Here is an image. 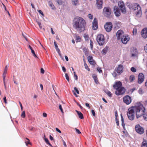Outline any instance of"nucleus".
Masks as SVG:
<instances>
[{
  "label": "nucleus",
  "instance_id": "obj_32",
  "mask_svg": "<svg viewBox=\"0 0 147 147\" xmlns=\"http://www.w3.org/2000/svg\"><path fill=\"white\" fill-rule=\"evenodd\" d=\"M49 5L54 10L55 9V7L52 3H49Z\"/></svg>",
  "mask_w": 147,
  "mask_h": 147
},
{
  "label": "nucleus",
  "instance_id": "obj_62",
  "mask_svg": "<svg viewBox=\"0 0 147 147\" xmlns=\"http://www.w3.org/2000/svg\"><path fill=\"white\" fill-rule=\"evenodd\" d=\"M113 3H115L117 2L118 0H111Z\"/></svg>",
  "mask_w": 147,
  "mask_h": 147
},
{
  "label": "nucleus",
  "instance_id": "obj_61",
  "mask_svg": "<svg viewBox=\"0 0 147 147\" xmlns=\"http://www.w3.org/2000/svg\"><path fill=\"white\" fill-rule=\"evenodd\" d=\"M63 144L64 146L65 147H67V145L65 143V142L63 140Z\"/></svg>",
  "mask_w": 147,
  "mask_h": 147
},
{
  "label": "nucleus",
  "instance_id": "obj_49",
  "mask_svg": "<svg viewBox=\"0 0 147 147\" xmlns=\"http://www.w3.org/2000/svg\"><path fill=\"white\" fill-rule=\"evenodd\" d=\"M75 129L77 133H78V134H81V132L78 129H77L76 128H75Z\"/></svg>",
  "mask_w": 147,
  "mask_h": 147
},
{
  "label": "nucleus",
  "instance_id": "obj_60",
  "mask_svg": "<svg viewBox=\"0 0 147 147\" xmlns=\"http://www.w3.org/2000/svg\"><path fill=\"white\" fill-rule=\"evenodd\" d=\"M62 70L64 72H65L66 71V69L65 68V67H64V66H63L62 67Z\"/></svg>",
  "mask_w": 147,
  "mask_h": 147
},
{
  "label": "nucleus",
  "instance_id": "obj_4",
  "mask_svg": "<svg viewBox=\"0 0 147 147\" xmlns=\"http://www.w3.org/2000/svg\"><path fill=\"white\" fill-rule=\"evenodd\" d=\"M127 6L130 10L135 11L136 16L138 17L141 16V9L139 4L136 3H129L127 5Z\"/></svg>",
  "mask_w": 147,
  "mask_h": 147
},
{
  "label": "nucleus",
  "instance_id": "obj_46",
  "mask_svg": "<svg viewBox=\"0 0 147 147\" xmlns=\"http://www.w3.org/2000/svg\"><path fill=\"white\" fill-rule=\"evenodd\" d=\"M97 70L99 72V73H102V70L101 69V68L100 67H98L97 68Z\"/></svg>",
  "mask_w": 147,
  "mask_h": 147
},
{
  "label": "nucleus",
  "instance_id": "obj_24",
  "mask_svg": "<svg viewBox=\"0 0 147 147\" xmlns=\"http://www.w3.org/2000/svg\"><path fill=\"white\" fill-rule=\"evenodd\" d=\"M92 77L93 78L95 82L97 83L98 82V80L97 77V76L95 74H93L92 75Z\"/></svg>",
  "mask_w": 147,
  "mask_h": 147
},
{
  "label": "nucleus",
  "instance_id": "obj_10",
  "mask_svg": "<svg viewBox=\"0 0 147 147\" xmlns=\"http://www.w3.org/2000/svg\"><path fill=\"white\" fill-rule=\"evenodd\" d=\"M135 129L136 131L140 134H142L144 133V128L139 125H136L135 127Z\"/></svg>",
  "mask_w": 147,
  "mask_h": 147
},
{
  "label": "nucleus",
  "instance_id": "obj_6",
  "mask_svg": "<svg viewBox=\"0 0 147 147\" xmlns=\"http://www.w3.org/2000/svg\"><path fill=\"white\" fill-rule=\"evenodd\" d=\"M111 13V10L109 7H105L103 9V13L104 15L106 17H109Z\"/></svg>",
  "mask_w": 147,
  "mask_h": 147
},
{
  "label": "nucleus",
  "instance_id": "obj_40",
  "mask_svg": "<svg viewBox=\"0 0 147 147\" xmlns=\"http://www.w3.org/2000/svg\"><path fill=\"white\" fill-rule=\"evenodd\" d=\"M137 33V30L136 28L133 29V33L134 35H136Z\"/></svg>",
  "mask_w": 147,
  "mask_h": 147
},
{
  "label": "nucleus",
  "instance_id": "obj_57",
  "mask_svg": "<svg viewBox=\"0 0 147 147\" xmlns=\"http://www.w3.org/2000/svg\"><path fill=\"white\" fill-rule=\"evenodd\" d=\"M55 129H56V131H57V132H59V133H61V131L58 128H55Z\"/></svg>",
  "mask_w": 147,
  "mask_h": 147
},
{
  "label": "nucleus",
  "instance_id": "obj_15",
  "mask_svg": "<svg viewBox=\"0 0 147 147\" xmlns=\"http://www.w3.org/2000/svg\"><path fill=\"white\" fill-rule=\"evenodd\" d=\"M144 77L143 74L140 73L139 74L138 76V82L140 84L142 83L144 81Z\"/></svg>",
  "mask_w": 147,
  "mask_h": 147
},
{
  "label": "nucleus",
  "instance_id": "obj_13",
  "mask_svg": "<svg viewBox=\"0 0 147 147\" xmlns=\"http://www.w3.org/2000/svg\"><path fill=\"white\" fill-rule=\"evenodd\" d=\"M123 65L120 64L119 65L118 67L115 68V71L119 75L123 72Z\"/></svg>",
  "mask_w": 147,
  "mask_h": 147
},
{
  "label": "nucleus",
  "instance_id": "obj_50",
  "mask_svg": "<svg viewBox=\"0 0 147 147\" xmlns=\"http://www.w3.org/2000/svg\"><path fill=\"white\" fill-rule=\"evenodd\" d=\"M88 17L90 19H92L93 18V16L91 14H89L88 15Z\"/></svg>",
  "mask_w": 147,
  "mask_h": 147
},
{
  "label": "nucleus",
  "instance_id": "obj_11",
  "mask_svg": "<svg viewBox=\"0 0 147 147\" xmlns=\"http://www.w3.org/2000/svg\"><path fill=\"white\" fill-rule=\"evenodd\" d=\"M140 107L143 109V111L142 112V114L140 116V117L142 116H143L144 119L147 121V112H146V110L145 108L144 107L143 105L141 103Z\"/></svg>",
  "mask_w": 147,
  "mask_h": 147
},
{
  "label": "nucleus",
  "instance_id": "obj_53",
  "mask_svg": "<svg viewBox=\"0 0 147 147\" xmlns=\"http://www.w3.org/2000/svg\"><path fill=\"white\" fill-rule=\"evenodd\" d=\"M38 12L40 13L42 15V16H44V14L41 10H39L38 11Z\"/></svg>",
  "mask_w": 147,
  "mask_h": 147
},
{
  "label": "nucleus",
  "instance_id": "obj_34",
  "mask_svg": "<svg viewBox=\"0 0 147 147\" xmlns=\"http://www.w3.org/2000/svg\"><path fill=\"white\" fill-rule=\"evenodd\" d=\"M45 140L47 144H49L52 147V145L49 142V140L47 138H45Z\"/></svg>",
  "mask_w": 147,
  "mask_h": 147
},
{
  "label": "nucleus",
  "instance_id": "obj_28",
  "mask_svg": "<svg viewBox=\"0 0 147 147\" xmlns=\"http://www.w3.org/2000/svg\"><path fill=\"white\" fill-rule=\"evenodd\" d=\"M84 66L85 68L87 69L88 71H90V69L88 68V67L85 61L84 60Z\"/></svg>",
  "mask_w": 147,
  "mask_h": 147
},
{
  "label": "nucleus",
  "instance_id": "obj_27",
  "mask_svg": "<svg viewBox=\"0 0 147 147\" xmlns=\"http://www.w3.org/2000/svg\"><path fill=\"white\" fill-rule=\"evenodd\" d=\"M135 79V76L133 75H131L129 78V80L130 82H133Z\"/></svg>",
  "mask_w": 147,
  "mask_h": 147
},
{
  "label": "nucleus",
  "instance_id": "obj_31",
  "mask_svg": "<svg viewBox=\"0 0 147 147\" xmlns=\"http://www.w3.org/2000/svg\"><path fill=\"white\" fill-rule=\"evenodd\" d=\"M88 62L89 63L91 61H92L94 60L93 59V57L92 56H89L88 57Z\"/></svg>",
  "mask_w": 147,
  "mask_h": 147
},
{
  "label": "nucleus",
  "instance_id": "obj_48",
  "mask_svg": "<svg viewBox=\"0 0 147 147\" xmlns=\"http://www.w3.org/2000/svg\"><path fill=\"white\" fill-rule=\"evenodd\" d=\"M74 90H75L76 92L78 94H79V92L78 89V88L76 87H74Z\"/></svg>",
  "mask_w": 147,
  "mask_h": 147
},
{
  "label": "nucleus",
  "instance_id": "obj_2",
  "mask_svg": "<svg viewBox=\"0 0 147 147\" xmlns=\"http://www.w3.org/2000/svg\"><path fill=\"white\" fill-rule=\"evenodd\" d=\"M86 22L82 18L77 16L75 18L73 21L72 25L73 28L80 33L85 30Z\"/></svg>",
  "mask_w": 147,
  "mask_h": 147
},
{
  "label": "nucleus",
  "instance_id": "obj_55",
  "mask_svg": "<svg viewBox=\"0 0 147 147\" xmlns=\"http://www.w3.org/2000/svg\"><path fill=\"white\" fill-rule=\"evenodd\" d=\"M3 99L4 101V102L6 104L7 103V102L6 96H5L4 97Z\"/></svg>",
  "mask_w": 147,
  "mask_h": 147
},
{
  "label": "nucleus",
  "instance_id": "obj_39",
  "mask_svg": "<svg viewBox=\"0 0 147 147\" xmlns=\"http://www.w3.org/2000/svg\"><path fill=\"white\" fill-rule=\"evenodd\" d=\"M26 140L25 141V143L26 145H28V144H31V143L30 142V140L28 138H26Z\"/></svg>",
  "mask_w": 147,
  "mask_h": 147
},
{
  "label": "nucleus",
  "instance_id": "obj_38",
  "mask_svg": "<svg viewBox=\"0 0 147 147\" xmlns=\"http://www.w3.org/2000/svg\"><path fill=\"white\" fill-rule=\"evenodd\" d=\"M57 2L58 4L60 5H61L63 3L62 0H57Z\"/></svg>",
  "mask_w": 147,
  "mask_h": 147
},
{
  "label": "nucleus",
  "instance_id": "obj_18",
  "mask_svg": "<svg viewBox=\"0 0 147 147\" xmlns=\"http://www.w3.org/2000/svg\"><path fill=\"white\" fill-rule=\"evenodd\" d=\"M117 38L118 40H119L125 34L123 32L122 30H119L116 33Z\"/></svg>",
  "mask_w": 147,
  "mask_h": 147
},
{
  "label": "nucleus",
  "instance_id": "obj_25",
  "mask_svg": "<svg viewBox=\"0 0 147 147\" xmlns=\"http://www.w3.org/2000/svg\"><path fill=\"white\" fill-rule=\"evenodd\" d=\"M72 3L74 5H77L78 4V0H71Z\"/></svg>",
  "mask_w": 147,
  "mask_h": 147
},
{
  "label": "nucleus",
  "instance_id": "obj_33",
  "mask_svg": "<svg viewBox=\"0 0 147 147\" xmlns=\"http://www.w3.org/2000/svg\"><path fill=\"white\" fill-rule=\"evenodd\" d=\"M121 121H122V125L123 126H124L125 125V124L124 123V119L122 115L121 114Z\"/></svg>",
  "mask_w": 147,
  "mask_h": 147
},
{
  "label": "nucleus",
  "instance_id": "obj_35",
  "mask_svg": "<svg viewBox=\"0 0 147 147\" xmlns=\"http://www.w3.org/2000/svg\"><path fill=\"white\" fill-rule=\"evenodd\" d=\"M106 93L109 97H111L112 96V94L110 91H108L106 92Z\"/></svg>",
  "mask_w": 147,
  "mask_h": 147
},
{
  "label": "nucleus",
  "instance_id": "obj_7",
  "mask_svg": "<svg viewBox=\"0 0 147 147\" xmlns=\"http://www.w3.org/2000/svg\"><path fill=\"white\" fill-rule=\"evenodd\" d=\"M123 101L126 105H129L132 102V99L130 96L128 95H127L123 97Z\"/></svg>",
  "mask_w": 147,
  "mask_h": 147
},
{
  "label": "nucleus",
  "instance_id": "obj_29",
  "mask_svg": "<svg viewBox=\"0 0 147 147\" xmlns=\"http://www.w3.org/2000/svg\"><path fill=\"white\" fill-rule=\"evenodd\" d=\"M7 70L6 69H4V71L3 73V80L4 81V80H5V78L6 77V75L7 73Z\"/></svg>",
  "mask_w": 147,
  "mask_h": 147
},
{
  "label": "nucleus",
  "instance_id": "obj_3",
  "mask_svg": "<svg viewBox=\"0 0 147 147\" xmlns=\"http://www.w3.org/2000/svg\"><path fill=\"white\" fill-rule=\"evenodd\" d=\"M122 83L120 81H117L113 85L114 89L116 90L115 93L116 95L119 96L123 94L125 92V88L121 86Z\"/></svg>",
  "mask_w": 147,
  "mask_h": 147
},
{
  "label": "nucleus",
  "instance_id": "obj_37",
  "mask_svg": "<svg viewBox=\"0 0 147 147\" xmlns=\"http://www.w3.org/2000/svg\"><path fill=\"white\" fill-rule=\"evenodd\" d=\"M90 65H92L94 66H95L96 64V63L95 61L94 60L91 61L89 63Z\"/></svg>",
  "mask_w": 147,
  "mask_h": 147
},
{
  "label": "nucleus",
  "instance_id": "obj_43",
  "mask_svg": "<svg viewBox=\"0 0 147 147\" xmlns=\"http://www.w3.org/2000/svg\"><path fill=\"white\" fill-rule=\"evenodd\" d=\"M31 52H32V53L33 54V55L35 57L38 58L37 57L35 54V52L34 51V50L33 49H32V50H31Z\"/></svg>",
  "mask_w": 147,
  "mask_h": 147
},
{
  "label": "nucleus",
  "instance_id": "obj_8",
  "mask_svg": "<svg viewBox=\"0 0 147 147\" xmlns=\"http://www.w3.org/2000/svg\"><path fill=\"white\" fill-rule=\"evenodd\" d=\"M118 5L121 12L124 13H125L126 12V11L124 3L120 1H119L118 2Z\"/></svg>",
  "mask_w": 147,
  "mask_h": 147
},
{
  "label": "nucleus",
  "instance_id": "obj_52",
  "mask_svg": "<svg viewBox=\"0 0 147 147\" xmlns=\"http://www.w3.org/2000/svg\"><path fill=\"white\" fill-rule=\"evenodd\" d=\"M91 112L92 113L93 115L94 116L95 115V113L94 111L93 110H92Z\"/></svg>",
  "mask_w": 147,
  "mask_h": 147
},
{
  "label": "nucleus",
  "instance_id": "obj_45",
  "mask_svg": "<svg viewBox=\"0 0 147 147\" xmlns=\"http://www.w3.org/2000/svg\"><path fill=\"white\" fill-rule=\"evenodd\" d=\"M21 116L23 118H24L25 117V113L24 111L22 112V114L21 115Z\"/></svg>",
  "mask_w": 147,
  "mask_h": 147
},
{
  "label": "nucleus",
  "instance_id": "obj_17",
  "mask_svg": "<svg viewBox=\"0 0 147 147\" xmlns=\"http://www.w3.org/2000/svg\"><path fill=\"white\" fill-rule=\"evenodd\" d=\"M131 56L133 57L136 56L138 53L137 49L134 47H133L131 48Z\"/></svg>",
  "mask_w": 147,
  "mask_h": 147
},
{
  "label": "nucleus",
  "instance_id": "obj_22",
  "mask_svg": "<svg viewBox=\"0 0 147 147\" xmlns=\"http://www.w3.org/2000/svg\"><path fill=\"white\" fill-rule=\"evenodd\" d=\"M109 48V47L107 46H106L102 50V53L103 54H105L107 51V50Z\"/></svg>",
  "mask_w": 147,
  "mask_h": 147
},
{
  "label": "nucleus",
  "instance_id": "obj_23",
  "mask_svg": "<svg viewBox=\"0 0 147 147\" xmlns=\"http://www.w3.org/2000/svg\"><path fill=\"white\" fill-rule=\"evenodd\" d=\"M54 44L55 46V49H56L57 51V52L60 55V51L58 47V46H57V45L56 42L55 41H54Z\"/></svg>",
  "mask_w": 147,
  "mask_h": 147
},
{
  "label": "nucleus",
  "instance_id": "obj_20",
  "mask_svg": "<svg viewBox=\"0 0 147 147\" xmlns=\"http://www.w3.org/2000/svg\"><path fill=\"white\" fill-rule=\"evenodd\" d=\"M96 4L98 9H101L102 8V5L103 3L102 0H96Z\"/></svg>",
  "mask_w": 147,
  "mask_h": 147
},
{
  "label": "nucleus",
  "instance_id": "obj_41",
  "mask_svg": "<svg viewBox=\"0 0 147 147\" xmlns=\"http://www.w3.org/2000/svg\"><path fill=\"white\" fill-rule=\"evenodd\" d=\"M131 70L133 72H135L136 71V69L134 67H132L131 68Z\"/></svg>",
  "mask_w": 147,
  "mask_h": 147
},
{
  "label": "nucleus",
  "instance_id": "obj_51",
  "mask_svg": "<svg viewBox=\"0 0 147 147\" xmlns=\"http://www.w3.org/2000/svg\"><path fill=\"white\" fill-rule=\"evenodd\" d=\"M115 120L116 121V123L117 125V126H118L119 125V120H118L117 118H115Z\"/></svg>",
  "mask_w": 147,
  "mask_h": 147
},
{
  "label": "nucleus",
  "instance_id": "obj_12",
  "mask_svg": "<svg viewBox=\"0 0 147 147\" xmlns=\"http://www.w3.org/2000/svg\"><path fill=\"white\" fill-rule=\"evenodd\" d=\"M130 38L127 35H124L121 38V40L122 43L125 44L127 43L129 40Z\"/></svg>",
  "mask_w": 147,
  "mask_h": 147
},
{
  "label": "nucleus",
  "instance_id": "obj_42",
  "mask_svg": "<svg viewBox=\"0 0 147 147\" xmlns=\"http://www.w3.org/2000/svg\"><path fill=\"white\" fill-rule=\"evenodd\" d=\"M65 77L66 79L67 80V81L69 82V76L68 75V74L67 73L65 74Z\"/></svg>",
  "mask_w": 147,
  "mask_h": 147
},
{
  "label": "nucleus",
  "instance_id": "obj_56",
  "mask_svg": "<svg viewBox=\"0 0 147 147\" xmlns=\"http://www.w3.org/2000/svg\"><path fill=\"white\" fill-rule=\"evenodd\" d=\"M42 115H43V116L44 117H46L47 116V114L45 113H43Z\"/></svg>",
  "mask_w": 147,
  "mask_h": 147
},
{
  "label": "nucleus",
  "instance_id": "obj_64",
  "mask_svg": "<svg viewBox=\"0 0 147 147\" xmlns=\"http://www.w3.org/2000/svg\"><path fill=\"white\" fill-rule=\"evenodd\" d=\"M38 25H39V27L41 28H42V27L41 26V23L40 22H38L37 23Z\"/></svg>",
  "mask_w": 147,
  "mask_h": 147
},
{
  "label": "nucleus",
  "instance_id": "obj_1",
  "mask_svg": "<svg viewBox=\"0 0 147 147\" xmlns=\"http://www.w3.org/2000/svg\"><path fill=\"white\" fill-rule=\"evenodd\" d=\"M140 105L141 103L138 102L135 106H132L128 109L127 115L129 119L131 121L134 120L135 114L137 119L140 117L143 111V109L140 107Z\"/></svg>",
  "mask_w": 147,
  "mask_h": 147
},
{
  "label": "nucleus",
  "instance_id": "obj_54",
  "mask_svg": "<svg viewBox=\"0 0 147 147\" xmlns=\"http://www.w3.org/2000/svg\"><path fill=\"white\" fill-rule=\"evenodd\" d=\"M115 118H117V116H118V114H117V111H116L115 112Z\"/></svg>",
  "mask_w": 147,
  "mask_h": 147
},
{
  "label": "nucleus",
  "instance_id": "obj_5",
  "mask_svg": "<svg viewBox=\"0 0 147 147\" xmlns=\"http://www.w3.org/2000/svg\"><path fill=\"white\" fill-rule=\"evenodd\" d=\"M96 40L100 46H103L105 43V38L104 35L100 34L97 35L96 37Z\"/></svg>",
  "mask_w": 147,
  "mask_h": 147
},
{
  "label": "nucleus",
  "instance_id": "obj_36",
  "mask_svg": "<svg viewBox=\"0 0 147 147\" xmlns=\"http://www.w3.org/2000/svg\"><path fill=\"white\" fill-rule=\"evenodd\" d=\"M84 36L86 40H88L89 36L88 35L86 34H84Z\"/></svg>",
  "mask_w": 147,
  "mask_h": 147
},
{
  "label": "nucleus",
  "instance_id": "obj_58",
  "mask_svg": "<svg viewBox=\"0 0 147 147\" xmlns=\"http://www.w3.org/2000/svg\"><path fill=\"white\" fill-rule=\"evenodd\" d=\"M144 49L146 52L147 53V45H146V46L144 47Z\"/></svg>",
  "mask_w": 147,
  "mask_h": 147
},
{
  "label": "nucleus",
  "instance_id": "obj_9",
  "mask_svg": "<svg viewBox=\"0 0 147 147\" xmlns=\"http://www.w3.org/2000/svg\"><path fill=\"white\" fill-rule=\"evenodd\" d=\"M104 28L107 32H110L113 28V24L111 22H107L104 26Z\"/></svg>",
  "mask_w": 147,
  "mask_h": 147
},
{
  "label": "nucleus",
  "instance_id": "obj_63",
  "mask_svg": "<svg viewBox=\"0 0 147 147\" xmlns=\"http://www.w3.org/2000/svg\"><path fill=\"white\" fill-rule=\"evenodd\" d=\"M85 105H86V107H88L89 109L90 108V107L89 104L88 103H86L85 104Z\"/></svg>",
  "mask_w": 147,
  "mask_h": 147
},
{
  "label": "nucleus",
  "instance_id": "obj_19",
  "mask_svg": "<svg viewBox=\"0 0 147 147\" xmlns=\"http://www.w3.org/2000/svg\"><path fill=\"white\" fill-rule=\"evenodd\" d=\"M142 37L144 38H147V28H144L141 32Z\"/></svg>",
  "mask_w": 147,
  "mask_h": 147
},
{
  "label": "nucleus",
  "instance_id": "obj_30",
  "mask_svg": "<svg viewBox=\"0 0 147 147\" xmlns=\"http://www.w3.org/2000/svg\"><path fill=\"white\" fill-rule=\"evenodd\" d=\"M81 38L80 36H76V42H80L81 41Z\"/></svg>",
  "mask_w": 147,
  "mask_h": 147
},
{
  "label": "nucleus",
  "instance_id": "obj_21",
  "mask_svg": "<svg viewBox=\"0 0 147 147\" xmlns=\"http://www.w3.org/2000/svg\"><path fill=\"white\" fill-rule=\"evenodd\" d=\"M76 111L78 114L79 117L81 119H82L84 118L83 114L80 111H79L77 110H76Z\"/></svg>",
  "mask_w": 147,
  "mask_h": 147
},
{
  "label": "nucleus",
  "instance_id": "obj_44",
  "mask_svg": "<svg viewBox=\"0 0 147 147\" xmlns=\"http://www.w3.org/2000/svg\"><path fill=\"white\" fill-rule=\"evenodd\" d=\"M90 46L91 48V49H92L93 48V42L92 40H90Z\"/></svg>",
  "mask_w": 147,
  "mask_h": 147
},
{
  "label": "nucleus",
  "instance_id": "obj_47",
  "mask_svg": "<svg viewBox=\"0 0 147 147\" xmlns=\"http://www.w3.org/2000/svg\"><path fill=\"white\" fill-rule=\"evenodd\" d=\"M59 109L61 111V112L62 113H63V109L62 107V106L61 105H60L59 106Z\"/></svg>",
  "mask_w": 147,
  "mask_h": 147
},
{
  "label": "nucleus",
  "instance_id": "obj_16",
  "mask_svg": "<svg viewBox=\"0 0 147 147\" xmlns=\"http://www.w3.org/2000/svg\"><path fill=\"white\" fill-rule=\"evenodd\" d=\"M98 28V21L96 18H95L92 22V29L94 30H96Z\"/></svg>",
  "mask_w": 147,
  "mask_h": 147
},
{
  "label": "nucleus",
  "instance_id": "obj_26",
  "mask_svg": "<svg viewBox=\"0 0 147 147\" xmlns=\"http://www.w3.org/2000/svg\"><path fill=\"white\" fill-rule=\"evenodd\" d=\"M141 147H147V142L146 140H144L142 143Z\"/></svg>",
  "mask_w": 147,
  "mask_h": 147
},
{
  "label": "nucleus",
  "instance_id": "obj_14",
  "mask_svg": "<svg viewBox=\"0 0 147 147\" xmlns=\"http://www.w3.org/2000/svg\"><path fill=\"white\" fill-rule=\"evenodd\" d=\"M114 13L117 17L121 15L120 11L117 6H115L113 8Z\"/></svg>",
  "mask_w": 147,
  "mask_h": 147
},
{
  "label": "nucleus",
  "instance_id": "obj_59",
  "mask_svg": "<svg viewBox=\"0 0 147 147\" xmlns=\"http://www.w3.org/2000/svg\"><path fill=\"white\" fill-rule=\"evenodd\" d=\"M41 73L42 74H44V70L42 68H41L40 69Z\"/></svg>",
  "mask_w": 147,
  "mask_h": 147
}]
</instances>
